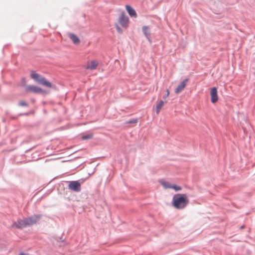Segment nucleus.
Masks as SVG:
<instances>
[{"mask_svg":"<svg viewBox=\"0 0 255 255\" xmlns=\"http://www.w3.org/2000/svg\"><path fill=\"white\" fill-rule=\"evenodd\" d=\"M129 22V20L128 17L124 12H122L119 18V22L120 24L123 28L126 29L128 26Z\"/></svg>","mask_w":255,"mask_h":255,"instance_id":"39448f33","label":"nucleus"},{"mask_svg":"<svg viewBox=\"0 0 255 255\" xmlns=\"http://www.w3.org/2000/svg\"><path fill=\"white\" fill-rule=\"evenodd\" d=\"M116 29H117V31L119 33H122L123 32V30L122 29V28L119 26V25L116 24Z\"/></svg>","mask_w":255,"mask_h":255,"instance_id":"f3484780","label":"nucleus"},{"mask_svg":"<svg viewBox=\"0 0 255 255\" xmlns=\"http://www.w3.org/2000/svg\"><path fill=\"white\" fill-rule=\"evenodd\" d=\"M30 77L36 82L39 83L48 88H53L52 84L44 77L34 71L30 72Z\"/></svg>","mask_w":255,"mask_h":255,"instance_id":"7ed1b4c3","label":"nucleus"},{"mask_svg":"<svg viewBox=\"0 0 255 255\" xmlns=\"http://www.w3.org/2000/svg\"><path fill=\"white\" fill-rule=\"evenodd\" d=\"M68 35L69 38L75 44H79L80 43V39L77 35L73 33H69Z\"/></svg>","mask_w":255,"mask_h":255,"instance_id":"9b49d317","label":"nucleus"},{"mask_svg":"<svg viewBox=\"0 0 255 255\" xmlns=\"http://www.w3.org/2000/svg\"><path fill=\"white\" fill-rule=\"evenodd\" d=\"M98 62L96 61H91L87 62L86 64V68L90 70L96 69L98 66Z\"/></svg>","mask_w":255,"mask_h":255,"instance_id":"1a4fd4ad","label":"nucleus"},{"mask_svg":"<svg viewBox=\"0 0 255 255\" xmlns=\"http://www.w3.org/2000/svg\"><path fill=\"white\" fill-rule=\"evenodd\" d=\"M25 90L27 92L34 93L35 94H46L48 92L38 86L34 85H29L26 87Z\"/></svg>","mask_w":255,"mask_h":255,"instance_id":"20e7f679","label":"nucleus"},{"mask_svg":"<svg viewBox=\"0 0 255 255\" xmlns=\"http://www.w3.org/2000/svg\"><path fill=\"white\" fill-rule=\"evenodd\" d=\"M172 189L177 192L181 190L182 187L177 184H174L172 185Z\"/></svg>","mask_w":255,"mask_h":255,"instance_id":"2eb2a0df","label":"nucleus"},{"mask_svg":"<svg viewBox=\"0 0 255 255\" xmlns=\"http://www.w3.org/2000/svg\"><path fill=\"white\" fill-rule=\"evenodd\" d=\"M187 81L188 79H186L182 81L181 83L177 86V87L175 90V92L176 94L179 93L184 89L186 86Z\"/></svg>","mask_w":255,"mask_h":255,"instance_id":"6e6552de","label":"nucleus"},{"mask_svg":"<svg viewBox=\"0 0 255 255\" xmlns=\"http://www.w3.org/2000/svg\"><path fill=\"white\" fill-rule=\"evenodd\" d=\"M142 31H143L144 34L146 37V38L149 40H150V32L149 27L148 26H144L142 27Z\"/></svg>","mask_w":255,"mask_h":255,"instance_id":"f8f14e48","label":"nucleus"},{"mask_svg":"<svg viewBox=\"0 0 255 255\" xmlns=\"http://www.w3.org/2000/svg\"><path fill=\"white\" fill-rule=\"evenodd\" d=\"M210 94L211 97V102L212 103H216L218 100V96L217 89L216 87H213L211 89Z\"/></svg>","mask_w":255,"mask_h":255,"instance_id":"0eeeda50","label":"nucleus"},{"mask_svg":"<svg viewBox=\"0 0 255 255\" xmlns=\"http://www.w3.org/2000/svg\"><path fill=\"white\" fill-rule=\"evenodd\" d=\"M92 137H93V134H88V135H86L83 136L82 139H84V140H86V139H91Z\"/></svg>","mask_w":255,"mask_h":255,"instance_id":"dca6fc26","label":"nucleus"},{"mask_svg":"<svg viewBox=\"0 0 255 255\" xmlns=\"http://www.w3.org/2000/svg\"><path fill=\"white\" fill-rule=\"evenodd\" d=\"M164 102L163 101H160L159 103L156 106V112L157 114H158L160 111L161 109L163 107L164 105Z\"/></svg>","mask_w":255,"mask_h":255,"instance_id":"4468645a","label":"nucleus"},{"mask_svg":"<svg viewBox=\"0 0 255 255\" xmlns=\"http://www.w3.org/2000/svg\"><path fill=\"white\" fill-rule=\"evenodd\" d=\"M41 218L40 215H34L29 218H25L23 220H18L13 223V227L16 228H23L28 226H31L36 223Z\"/></svg>","mask_w":255,"mask_h":255,"instance_id":"f03ea898","label":"nucleus"},{"mask_svg":"<svg viewBox=\"0 0 255 255\" xmlns=\"http://www.w3.org/2000/svg\"><path fill=\"white\" fill-rule=\"evenodd\" d=\"M19 255H25L23 253H21V254H19Z\"/></svg>","mask_w":255,"mask_h":255,"instance_id":"412c9836","label":"nucleus"},{"mask_svg":"<svg viewBox=\"0 0 255 255\" xmlns=\"http://www.w3.org/2000/svg\"><path fill=\"white\" fill-rule=\"evenodd\" d=\"M69 188L75 192L81 190V184L78 181H71L69 184Z\"/></svg>","mask_w":255,"mask_h":255,"instance_id":"423d86ee","label":"nucleus"},{"mask_svg":"<svg viewBox=\"0 0 255 255\" xmlns=\"http://www.w3.org/2000/svg\"><path fill=\"white\" fill-rule=\"evenodd\" d=\"M169 94H170V91H169V89H167L166 90V94L163 97V98L164 99H166V98H167L169 96Z\"/></svg>","mask_w":255,"mask_h":255,"instance_id":"6ab92c4d","label":"nucleus"},{"mask_svg":"<svg viewBox=\"0 0 255 255\" xmlns=\"http://www.w3.org/2000/svg\"><path fill=\"white\" fill-rule=\"evenodd\" d=\"M172 203L176 209H182L188 204L189 200L186 194H177L173 196Z\"/></svg>","mask_w":255,"mask_h":255,"instance_id":"f257e3e1","label":"nucleus"},{"mask_svg":"<svg viewBox=\"0 0 255 255\" xmlns=\"http://www.w3.org/2000/svg\"><path fill=\"white\" fill-rule=\"evenodd\" d=\"M126 8L128 13L131 17H134L135 18L137 17V14L135 10L131 6L127 5H126Z\"/></svg>","mask_w":255,"mask_h":255,"instance_id":"9d476101","label":"nucleus"},{"mask_svg":"<svg viewBox=\"0 0 255 255\" xmlns=\"http://www.w3.org/2000/svg\"><path fill=\"white\" fill-rule=\"evenodd\" d=\"M137 123V119H133L132 120L127 122L128 124H135Z\"/></svg>","mask_w":255,"mask_h":255,"instance_id":"a211bd4d","label":"nucleus"},{"mask_svg":"<svg viewBox=\"0 0 255 255\" xmlns=\"http://www.w3.org/2000/svg\"><path fill=\"white\" fill-rule=\"evenodd\" d=\"M160 182L164 189H172V184L171 183L165 181H161Z\"/></svg>","mask_w":255,"mask_h":255,"instance_id":"ddd939ff","label":"nucleus"},{"mask_svg":"<svg viewBox=\"0 0 255 255\" xmlns=\"http://www.w3.org/2000/svg\"><path fill=\"white\" fill-rule=\"evenodd\" d=\"M19 105L21 106H27V104L24 101H21L19 102Z\"/></svg>","mask_w":255,"mask_h":255,"instance_id":"aec40b11","label":"nucleus"}]
</instances>
